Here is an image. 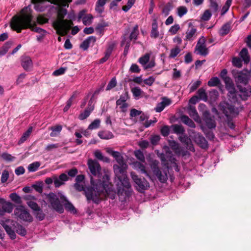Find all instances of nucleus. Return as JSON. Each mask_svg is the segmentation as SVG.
<instances>
[{"mask_svg":"<svg viewBox=\"0 0 251 251\" xmlns=\"http://www.w3.org/2000/svg\"><path fill=\"white\" fill-rule=\"evenodd\" d=\"M109 177L108 175L103 176V180L95 181L91 177V184L92 186L85 187L81 183H75L74 187L79 192L84 191L88 201H92L93 202L99 204L102 201L101 196L108 197L113 200L116 196V192L112 188V185L109 182Z\"/></svg>","mask_w":251,"mask_h":251,"instance_id":"f257e3e1","label":"nucleus"},{"mask_svg":"<svg viewBox=\"0 0 251 251\" xmlns=\"http://www.w3.org/2000/svg\"><path fill=\"white\" fill-rule=\"evenodd\" d=\"M22 15L20 16H15L12 18L10 26L11 28L16 30L18 33L21 32L23 29L27 28H30L39 34L42 33H47V31L38 27H34L32 24L31 15V10L29 6L25 7L22 10Z\"/></svg>","mask_w":251,"mask_h":251,"instance_id":"f03ea898","label":"nucleus"},{"mask_svg":"<svg viewBox=\"0 0 251 251\" xmlns=\"http://www.w3.org/2000/svg\"><path fill=\"white\" fill-rule=\"evenodd\" d=\"M126 167V164L123 162V164L114 165L113 169L115 173L122 175L123 177L118 176L119 182L117 184V194L120 197H123L124 199L131 196L132 189L131 185L126 176L125 175V169Z\"/></svg>","mask_w":251,"mask_h":251,"instance_id":"7ed1b4c3","label":"nucleus"},{"mask_svg":"<svg viewBox=\"0 0 251 251\" xmlns=\"http://www.w3.org/2000/svg\"><path fill=\"white\" fill-rule=\"evenodd\" d=\"M0 224L3 227L10 238L13 240L16 238V235L12 226H15L16 232L22 236H25L27 231L25 228L21 225L18 224L9 219H3L0 221Z\"/></svg>","mask_w":251,"mask_h":251,"instance_id":"20e7f679","label":"nucleus"},{"mask_svg":"<svg viewBox=\"0 0 251 251\" xmlns=\"http://www.w3.org/2000/svg\"><path fill=\"white\" fill-rule=\"evenodd\" d=\"M67 11L65 9H61L58 12L59 19L53 23V26L56 30V33L60 36H64L67 34L68 30L73 25L72 21L64 20Z\"/></svg>","mask_w":251,"mask_h":251,"instance_id":"39448f33","label":"nucleus"},{"mask_svg":"<svg viewBox=\"0 0 251 251\" xmlns=\"http://www.w3.org/2000/svg\"><path fill=\"white\" fill-rule=\"evenodd\" d=\"M49 202L50 204L51 207L59 213H62L64 212L63 205L60 203L59 198L56 195L53 193H50L48 195Z\"/></svg>","mask_w":251,"mask_h":251,"instance_id":"423d86ee","label":"nucleus"},{"mask_svg":"<svg viewBox=\"0 0 251 251\" xmlns=\"http://www.w3.org/2000/svg\"><path fill=\"white\" fill-rule=\"evenodd\" d=\"M14 214L20 219L29 223L33 221L31 215L22 205L17 207L14 210Z\"/></svg>","mask_w":251,"mask_h":251,"instance_id":"0eeeda50","label":"nucleus"},{"mask_svg":"<svg viewBox=\"0 0 251 251\" xmlns=\"http://www.w3.org/2000/svg\"><path fill=\"white\" fill-rule=\"evenodd\" d=\"M131 176L136 184L137 190L140 192H143L148 187H149V183L145 178L139 177L135 173H131Z\"/></svg>","mask_w":251,"mask_h":251,"instance_id":"6e6552de","label":"nucleus"},{"mask_svg":"<svg viewBox=\"0 0 251 251\" xmlns=\"http://www.w3.org/2000/svg\"><path fill=\"white\" fill-rule=\"evenodd\" d=\"M206 40L204 36H201L199 39L196 46L194 52L203 56H206L209 53V50L205 45Z\"/></svg>","mask_w":251,"mask_h":251,"instance_id":"1a4fd4ad","label":"nucleus"},{"mask_svg":"<svg viewBox=\"0 0 251 251\" xmlns=\"http://www.w3.org/2000/svg\"><path fill=\"white\" fill-rule=\"evenodd\" d=\"M37 3L35 5V9L37 11H43L45 10V7L41 6V4L45 1H48L52 4L58 6L62 5L65 6V3H70L72 0H35Z\"/></svg>","mask_w":251,"mask_h":251,"instance_id":"9d476101","label":"nucleus"},{"mask_svg":"<svg viewBox=\"0 0 251 251\" xmlns=\"http://www.w3.org/2000/svg\"><path fill=\"white\" fill-rule=\"evenodd\" d=\"M158 161L154 160L151 164V169L157 179L162 183L165 182L167 179L166 173L163 174L158 167Z\"/></svg>","mask_w":251,"mask_h":251,"instance_id":"9b49d317","label":"nucleus"},{"mask_svg":"<svg viewBox=\"0 0 251 251\" xmlns=\"http://www.w3.org/2000/svg\"><path fill=\"white\" fill-rule=\"evenodd\" d=\"M87 164L91 174L93 176L100 178L101 167L99 162L95 160L89 159Z\"/></svg>","mask_w":251,"mask_h":251,"instance_id":"f8f14e48","label":"nucleus"},{"mask_svg":"<svg viewBox=\"0 0 251 251\" xmlns=\"http://www.w3.org/2000/svg\"><path fill=\"white\" fill-rule=\"evenodd\" d=\"M129 99L128 92L125 91L120 97V98L117 100L116 104L117 106H120V108L122 112H126L128 105L126 102V100Z\"/></svg>","mask_w":251,"mask_h":251,"instance_id":"ddd939ff","label":"nucleus"},{"mask_svg":"<svg viewBox=\"0 0 251 251\" xmlns=\"http://www.w3.org/2000/svg\"><path fill=\"white\" fill-rule=\"evenodd\" d=\"M234 77L237 87H238V85H241V84L247 85L249 83V78L248 75L242 71L235 73L234 74Z\"/></svg>","mask_w":251,"mask_h":251,"instance_id":"4468645a","label":"nucleus"},{"mask_svg":"<svg viewBox=\"0 0 251 251\" xmlns=\"http://www.w3.org/2000/svg\"><path fill=\"white\" fill-rule=\"evenodd\" d=\"M13 209V204L6 201L3 199H0V215L2 216L5 213H10Z\"/></svg>","mask_w":251,"mask_h":251,"instance_id":"2eb2a0df","label":"nucleus"},{"mask_svg":"<svg viewBox=\"0 0 251 251\" xmlns=\"http://www.w3.org/2000/svg\"><path fill=\"white\" fill-rule=\"evenodd\" d=\"M226 89L228 91L227 97L228 100L232 102H236L237 101V91L233 83L226 86Z\"/></svg>","mask_w":251,"mask_h":251,"instance_id":"dca6fc26","label":"nucleus"},{"mask_svg":"<svg viewBox=\"0 0 251 251\" xmlns=\"http://www.w3.org/2000/svg\"><path fill=\"white\" fill-rule=\"evenodd\" d=\"M219 109L226 116L234 112V106L227 102H222L220 103Z\"/></svg>","mask_w":251,"mask_h":251,"instance_id":"f3484780","label":"nucleus"},{"mask_svg":"<svg viewBox=\"0 0 251 251\" xmlns=\"http://www.w3.org/2000/svg\"><path fill=\"white\" fill-rule=\"evenodd\" d=\"M179 141L186 146V148L188 150L194 152L195 151V148L191 139L185 134L183 133L179 137Z\"/></svg>","mask_w":251,"mask_h":251,"instance_id":"a211bd4d","label":"nucleus"},{"mask_svg":"<svg viewBox=\"0 0 251 251\" xmlns=\"http://www.w3.org/2000/svg\"><path fill=\"white\" fill-rule=\"evenodd\" d=\"M238 89L240 92L239 96L243 100H247L251 96V86L249 85L247 87L242 85H238Z\"/></svg>","mask_w":251,"mask_h":251,"instance_id":"6ab92c4d","label":"nucleus"},{"mask_svg":"<svg viewBox=\"0 0 251 251\" xmlns=\"http://www.w3.org/2000/svg\"><path fill=\"white\" fill-rule=\"evenodd\" d=\"M203 121L208 128L212 129L216 127L215 122L211 117L209 112L205 111L203 113Z\"/></svg>","mask_w":251,"mask_h":251,"instance_id":"aec40b11","label":"nucleus"},{"mask_svg":"<svg viewBox=\"0 0 251 251\" xmlns=\"http://www.w3.org/2000/svg\"><path fill=\"white\" fill-rule=\"evenodd\" d=\"M195 141L201 148L203 149L208 148V142L201 134L198 133L195 136Z\"/></svg>","mask_w":251,"mask_h":251,"instance_id":"412c9836","label":"nucleus"},{"mask_svg":"<svg viewBox=\"0 0 251 251\" xmlns=\"http://www.w3.org/2000/svg\"><path fill=\"white\" fill-rule=\"evenodd\" d=\"M60 199L62 200V202H65L64 203V206L66 210L73 214L76 213L77 211L75 208L73 204L67 200L65 196L64 195H61Z\"/></svg>","mask_w":251,"mask_h":251,"instance_id":"4be33fe9","label":"nucleus"},{"mask_svg":"<svg viewBox=\"0 0 251 251\" xmlns=\"http://www.w3.org/2000/svg\"><path fill=\"white\" fill-rule=\"evenodd\" d=\"M21 65L24 69L28 71L33 66L32 61L31 58L27 56H23L21 57Z\"/></svg>","mask_w":251,"mask_h":251,"instance_id":"5701e85b","label":"nucleus"},{"mask_svg":"<svg viewBox=\"0 0 251 251\" xmlns=\"http://www.w3.org/2000/svg\"><path fill=\"white\" fill-rule=\"evenodd\" d=\"M69 180L68 176L64 173L61 174L58 177H54L53 178L54 184L55 187H59L61 185L64 184V181H67Z\"/></svg>","mask_w":251,"mask_h":251,"instance_id":"b1692460","label":"nucleus"},{"mask_svg":"<svg viewBox=\"0 0 251 251\" xmlns=\"http://www.w3.org/2000/svg\"><path fill=\"white\" fill-rule=\"evenodd\" d=\"M188 25L189 28L186 32V35L185 40L188 41H193L194 40V37L197 32V29L191 23H189Z\"/></svg>","mask_w":251,"mask_h":251,"instance_id":"393cba45","label":"nucleus"},{"mask_svg":"<svg viewBox=\"0 0 251 251\" xmlns=\"http://www.w3.org/2000/svg\"><path fill=\"white\" fill-rule=\"evenodd\" d=\"M166 158H165L164 155H163V156H161V160L164 162L166 161H170L173 163V166L175 167V171L176 172H179V169L178 168V166L176 162V160L175 158L173 156L172 152H166Z\"/></svg>","mask_w":251,"mask_h":251,"instance_id":"a878e982","label":"nucleus"},{"mask_svg":"<svg viewBox=\"0 0 251 251\" xmlns=\"http://www.w3.org/2000/svg\"><path fill=\"white\" fill-rule=\"evenodd\" d=\"M96 38L95 36H89L83 41V42L81 44L80 47L84 50H86L89 48L91 44L92 43L93 45L96 42Z\"/></svg>","mask_w":251,"mask_h":251,"instance_id":"bb28decb","label":"nucleus"},{"mask_svg":"<svg viewBox=\"0 0 251 251\" xmlns=\"http://www.w3.org/2000/svg\"><path fill=\"white\" fill-rule=\"evenodd\" d=\"M159 36V32L158 30V24L156 19L153 21L151 25V29L150 36L153 39H156Z\"/></svg>","mask_w":251,"mask_h":251,"instance_id":"cd10ccee","label":"nucleus"},{"mask_svg":"<svg viewBox=\"0 0 251 251\" xmlns=\"http://www.w3.org/2000/svg\"><path fill=\"white\" fill-rule=\"evenodd\" d=\"M188 112L190 116L195 121L197 122L200 119L199 116L195 106L189 105L188 108Z\"/></svg>","mask_w":251,"mask_h":251,"instance_id":"c85d7f7f","label":"nucleus"},{"mask_svg":"<svg viewBox=\"0 0 251 251\" xmlns=\"http://www.w3.org/2000/svg\"><path fill=\"white\" fill-rule=\"evenodd\" d=\"M227 71L226 69H223L221 72L220 76L224 80L225 83V86L233 83L232 79L227 75Z\"/></svg>","mask_w":251,"mask_h":251,"instance_id":"c756f323","label":"nucleus"},{"mask_svg":"<svg viewBox=\"0 0 251 251\" xmlns=\"http://www.w3.org/2000/svg\"><path fill=\"white\" fill-rule=\"evenodd\" d=\"M32 127L30 126L28 128V129L25 132L23 133V134L18 141V144L19 145H20L23 143H24L28 138L32 131Z\"/></svg>","mask_w":251,"mask_h":251,"instance_id":"7c9ffc66","label":"nucleus"},{"mask_svg":"<svg viewBox=\"0 0 251 251\" xmlns=\"http://www.w3.org/2000/svg\"><path fill=\"white\" fill-rule=\"evenodd\" d=\"M99 137L102 139L108 140L113 138V133L108 130L100 131L98 132Z\"/></svg>","mask_w":251,"mask_h":251,"instance_id":"2f4dec72","label":"nucleus"},{"mask_svg":"<svg viewBox=\"0 0 251 251\" xmlns=\"http://www.w3.org/2000/svg\"><path fill=\"white\" fill-rule=\"evenodd\" d=\"M173 8V4L171 2H167L163 7L161 11V14L164 17H167L170 14V11Z\"/></svg>","mask_w":251,"mask_h":251,"instance_id":"473e14b6","label":"nucleus"},{"mask_svg":"<svg viewBox=\"0 0 251 251\" xmlns=\"http://www.w3.org/2000/svg\"><path fill=\"white\" fill-rule=\"evenodd\" d=\"M108 152L116 160L119 164H123L124 159L119 152L111 150Z\"/></svg>","mask_w":251,"mask_h":251,"instance_id":"72a5a7b5","label":"nucleus"},{"mask_svg":"<svg viewBox=\"0 0 251 251\" xmlns=\"http://www.w3.org/2000/svg\"><path fill=\"white\" fill-rule=\"evenodd\" d=\"M94 110H93V107H86V108L84 110L83 112H81L79 116L78 119L80 120H84L86 119H87L90 115V114L92 112V111Z\"/></svg>","mask_w":251,"mask_h":251,"instance_id":"f704fd0d","label":"nucleus"},{"mask_svg":"<svg viewBox=\"0 0 251 251\" xmlns=\"http://www.w3.org/2000/svg\"><path fill=\"white\" fill-rule=\"evenodd\" d=\"M181 120L184 124L187 125L188 126L192 128H195L196 127L195 123L192 120L190 119L188 116L183 115L181 117Z\"/></svg>","mask_w":251,"mask_h":251,"instance_id":"c9c22d12","label":"nucleus"},{"mask_svg":"<svg viewBox=\"0 0 251 251\" xmlns=\"http://www.w3.org/2000/svg\"><path fill=\"white\" fill-rule=\"evenodd\" d=\"M12 45V42L8 41L6 42L2 47L0 48V56L5 55L8 51Z\"/></svg>","mask_w":251,"mask_h":251,"instance_id":"e433bc0d","label":"nucleus"},{"mask_svg":"<svg viewBox=\"0 0 251 251\" xmlns=\"http://www.w3.org/2000/svg\"><path fill=\"white\" fill-rule=\"evenodd\" d=\"M231 27L230 24L226 23L224 24L221 27L219 34L221 36H223L227 35L230 31Z\"/></svg>","mask_w":251,"mask_h":251,"instance_id":"4c0bfd02","label":"nucleus"},{"mask_svg":"<svg viewBox=\"0 0 251 251\" xmlns=\"http://www.w3.org/2000/svg\"><path fill=\"white\" fill-rule=\"evenodd\" d=\"M139 34V30H138V25H135L131 32L129 35V39L127 40V41H129L130 43L131 41L132 40H136L137 39L138 35Z\"/></svg>","mask_w":251,"mask_h":251,"instance_id":"58836bf2","label":"nucleus"},{"mask_svg":"<svg viewBox=\"0 0 251 251\" xmlns=\"http://www.w3.org/2000/svg\"><path fill=\"white\" fill-rule=\"evenodd\" d=\"M240 56L245 63H248L250 61V57L248 50L246 48H243L240 52Z\"/></svg>","mask_w":251,"mask_h":251,"instance_id":"ea45409f","label":"nucleus"},{"mask_svg":"<svg viewBox=\"0 0 251 251\" xmlns=\"http://www.w3.org/2000/svg\"><path fill=\"white\" fill-rule=\"evenodd\" d=\"M197 96H198V98L200 100H202L204 101H206L207 100V94L205 92V90L201 88L198 90L197 91Z\"/></svg>","mask_w":251,"mask_h":251,"instance_id":"a19ab883","label":"nucleus"},{"mask_svg":"<svg viewBox=\"0 0 251 251\" xmlns=\"http://www.w3.org/2000/svg\"><path fill=\"white\" fill-rule=\"evenodd\" d=\"M134 166L135 169L138 171L140 172L142 174H145L148 176L147 172L146 170L145 166L144 164L140 162L136 161L134 163Z\"/></svg>","mask_w":251,"mask_h":251,"instance_id":"79ce46f5","label":"nucleus"},{"mask_svg":"<svg viewBox=\"0 0 251 251\" xmlns=\"http://www.w3.org/2000/svg\"><path fill=\"white\" fill-rule=\"evenodd\" d=\"M33 213L35 218L39 221H43L45 218L46 214L44 213L41 207L39 209V210L34 211Z\"/></svg>","mask_w":251,"mask_h":251,"instance_id":"37998d69","label":"nucleus"},{"mask_svg":"<svg viewBox=\"0 0 251 251\" xmlns=\"http://www.w3.org/2000/svg\"><path fill=\"white\" fill-rule=\"evenodd\" d=\"M62 129V127L60 125L51 126L50 127V130H52V132L50 133V136L51 137L56 136L61 132Z\"/></svg>","mask_w":251,"mask_h":251,"instance_id":"c03bdc74","label":"nucleus"},{"mask_svg":"<svg viewBox=\"0 0 251 251\" xmlns=\"http://www.w3.org/2000/svg\"><path fill=\"white\" fill-rule=\"evenodd\" d=\"M108 25V24L106 22L98 24L96 27V31L97 34L99 35L102 34L103 32L104 27Z\"/></svg>","mask_w":251,"mask_h":251,"instance_id":"a18cd8bd","label":"nucleus"},{"mask_svg":"<svg viewBox=\"0 0 251 251\" xmlns=\"http://www.w3.org/2000/svg\"><path fill=\"white\" fill-rule=\"evenodd\" d=\"M115 46H116V43L115 42L112 41V42H111L110 43H109L108 45L107 48H106V49L105 50L104 54L108 57H110Z\"/></svg>","mask_w":251,"mask_h":251,"instance_id":"49530a36","label":"nucleus"},{"mask_svg":"<svg viewBox=\"0 0 251 251\" xmlns=\"http://www.w3.org/2000/svg\"><path fill=\"white\" fill-rule=\"evenodd\" d=\"M169 145L170 148L176 151V153H180L179 147L178 144L174 140H169Z\"/></svg>","mask_w":251,"mask_h":251,"instance_id":"de8ad7c7","label":"nucleus"},{"mask_svg":"<svg viewBox=\"0 0 251 251\" xmlns=\"http://www.w3.org/2000/svg\"><path fill=\"white\" fill-rule=\"evenodd\" d=\"M220 84V80L217 76L212 77L207 82V85L210 87L217 86Z\"/></svg>","mask_w":251,"mask_h":251,"instance_id":"09e8293b","label":"nucleus"},{"mask_svg":"<svg viewBox=\"0 0 251 251\" xmlns=\"http://www.w3.org/2000/svg\"><path fill=\"white\" fill-rule=\"evenodd\" d=\"M173 132L177 134H183L184 133L185 130L183 127L181 125H174L172 126Z\"/></svg>","mask_w":251,"mask_h":251,"instance_id":"8fccbe9b","label":"nucleus"},{"mask_svg":"<svg viewBox=\"0 0 251 251\" xmlns=\"http://www.w3.org/2000/svg\"><path fill=\"white\" fill-rule=\"evenodd\" d=\"M40 165V162L38 161H36L31 163L28 166V170L30 172H34L38 170Z\"/></svg>","mask_w":251,"mask_h":251,"instance_id":"3c124183","label":"nucleus"},{"mask_svg":"<svg viewBox=\"0 0 251 251\" xmlns=\"http://www.w3.org/2000/svg\"><path fill=\"white\" fill-rule=\"evenodd\" d=\"M26 203L27 205L32 210L33 213L34 211L39 210V209L40 208V207L36 202L31 200L28 201L26 202Z\"/></svg>","mask_w":251,"mask_h":251,"instance_id":"603ef678","label":"nucleus"},{"mask_svg":"<svg viewBox=\"0 0 251 251\" xmlns=\"http://www.w3.org/2000/svg\"><path fill=\"white\" fill-rule=\"evenodd\" d=\"M9 197L12 201L16 203L20 204L22 203L21 197L16 193H12L10 194Z\"/></svg>","mask_w":251,"mask_h":251,"instance_id":"864d4df0","label":"nucleus"},{"mask_svg":"<svg viewBox=\"0 0 251 251\" xmlns=\"http://www.w3.org/2000/svg\"><path fill=\"white\" fill-rule=\"evenodd\" d=\"M181 51L178 46H176L175 48L171 50L169 57L174 58L176 57Z\"/></svg>","mask_w":251,"mask_h":251,"instance_id":"5fc2aeb1","label":"nucleus"},{"mask_svg":"<svg viewBox=\"0 0 251 251\" xmlns=\"http://www.w3.org/2000/svg\"><path fill=\"white\" fill-rule=\"evenodd\" d=\"M187 12L188 9L187 7L184 6H180L177 8V14L179 17L183 16Z\"/></svg>","mask_w":251,"mask_h":251,"instance_id":"6e6d98bb","label":"nucleus"},{"mask_svg":"<svg viewBox=\"0 0 251 251\" xmlns=\"http://www.w3.org/2000/svg\"><path fill=\"white\" fill-rule=\"evenodd\" d=\"M150 55L149 53L145 54L144 56L141 57L139 59V62L143 65L145 66L150 60Z\"/></svg>","mask_w":251,"mask_h":251,"instance_id":"4d7b16f0","label":"nucleus"},{"mask_svg":"<svg viewBox=\"0 0 251 251\" xmlns=\"http://www.w3.org/2000/svg\"><path fill=\"white\" fill-rule=\"evenodd\" d=\"M100 121L99 119H95L93 122H92L89 126L88 129H95L99 127L100 126Z\"/></svg>","mask_w":251,"mask_h":251,"instance_id":"13d9d810","label":"nucleus"},{"mask_svg":"<svg viewBox=\"0 0 251 251\" xmlns=\"http://www.w3.org/2000/svg\"><path fill=\"white\" fill-rule=\"evenodd\" d=\"M210 3V8L213 13H215L218 11V5L216 0H208Z\"/></svg>","mask_w":251,"mask_h":251,"instance_id":"bf43d9fd","label":"nucleus"},{"mask_svg":"<svg viewBox=\"0 0 251 251\" xmlns=\"http://www.w3.org/2000/svg\"><path fill=\"white\" fill-rule=\"evenodd\" d=\"M134 154L136 157L142 162H145V158L143 152L140 150H137L135 151Z\"/></svg>","mask_w":251,"mask_h":251,"instance_id":"052dcab7","label":"nucleus"},{"mask_svg":"<svg viewBox=\"0 0 251 251\" xmlns=\"http://www.w3.org/2000/svg\"><path fill=\"white\" fill-rule=\"evenodd\" d=\"M211 16L212 14L210 10L207 9L204 12L203 14L202 15L201 19L204 21H207L210 19Z\"/></svg>","mask_w":251,"mask_h":251,"instance_id":"680f3d73","label":"nucleus"},{"mask_svg":"<svg viewBox=\"0 0 251 251\" xmlns=\"http://www.w3.org/2000/svg\"><path fill=\"white\" fill-rule=\"evenodd\" d=\"M1 157L4 160L8 162L12 161L15 159V157L12 156L11 154L7 152L2 153L1 154Z\"/></svg>","mask_w":251,"mask_h":251,"instance_id":"e2e57ef3","label":"nucleus"},{"mask_svg":"<svg viewBox=\"0 0 251 251\" xmlns=\"http://www.w3.org/2000/svg\"><path fill=\"white\" fill-rule=\"evenodd\" d=\"M117 85V81L115 77L112 78L110 81L109 82L108 85L106 86V90H109L114 87H115Z\"/></svg>","mask_w":251,"mask_h":251,"instance_id":"0e129e2a","label":"nucleus"},{"mask_svg":"<svg viewBox=\"0 0 251 251\" xmlns=\"http://www.w3.org/2000/svg\"><path fill=\"white\" fill-rule=\"evenodd\" d=\"M66 70H67L66 67H60L58 69L55 70L53 72L52 75L54 76L60 75L64 74Z\"/></svg>","mask_w":251,"mask_h":251,"instance_id":"69168bd1","label":"nucleus"},{"mask_svg":"<svg viewBox=\"0 0 251 251\" xmlns=\"http://www.w3.org/2000/svg\"><path fill=\"white\" fill-rule=\"evenodd\" d=\"M131 92L133 93V95L135 97H139L142 94V90L138 87H135L131 89Z\"/></svg>","mask_w":251,"mask_h":251,"instance_id":"338daca9","label":"nucleus"},{"mask_svg":"<svg viewBox=\"0 0 251 251\" xmlns=\"http://www.w3.org/2000/svg\"><path fill=\"white\" fill-rule=\"evenodd\" d=\"M9 172L7 170H4L3 171L1 176V182L2 183L5 182L9 177Z\"/></svg>","mask_w":251,"mask_h":251,"instance_id":"774afa93","label":"nucleus"}]
</instances>
